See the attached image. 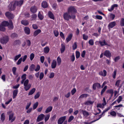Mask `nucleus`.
<instances>
[{"mask_svg":"<svg viewBox=\"0 0 124 124\" xmlns=\"http://www.w3.org/2000/svg\"><path fill=\"white\" fill-rule=\"evenodd\" d=\"M23 2V0H21L19 1H15L14 3H10L9 6V9L11 10H14L16 6H21Z\"/></svg>","mask_w":124,"mask_h":124,"instance_id":"1","label":"nucleus"},{"mask_svg":"<svg viewBox=\"0 0 124 124\" xmlns=\"http://www.w3.org/2000/svg\"><path fill=\"white\" fill-rule=\"evenodd\" d=\"M1 24L5 27L8 26L10 29H12L13 28V23L11 20H9V22L4 21L2 22Z\"/></svg>","mask_w":124,"mask_h":124,"instance_id":"2","label":"nucleus"},{"mask_svg":"<svg viewBox=\"0 0 124 124\" xmlns=\"http://www.w3.org/2000/svg\"><path fill=\"white\" fill-rule=\"evenodd\" d=\"M63 16L64 18L67 20H69L71 19H74L75 17V15L71 14L70 13H69L68 12L64 14Z\"/></svg>","mask_w":124,"mask_h":124,"instance_id":"3","label":"nucleus"},{"mask_svg":"<svg viewBox=\"0 0 124 124\" xmlns=\"http://www.w3.org/2000/svg\"><path fill=\"white\" fill-rule=\"evenodd\" d=\"M29 80L28 79H26L23 83L24 86V88L26 91L29 90L31 86L30 84H29Z\"/></svg>","mask_w":124,"mask_h":124,"instance_id":"4","label":"nucleus"},{"mask_svg":"<svg viewBox=\"0 0 124 124\" xmlns=\"http://www.w3.org/2000/svg\"><path fill=\"white\" fill-rule=\"evenodd\" d=\"M9 39V38L8 36H5L1 39L0 41L2 44H5L8 42Z\"/></svg>","mask_w":124,"mask_h":124,"instance_id":"5","label":"nucleus"},{"mask_svg":"<svg viewBox=\"0 0 124 124\" xmlns=\"http://www.w3.org/2000/svg\"><path fill=\"white\" fill-rule=\"evenodd\" d=\"M8 114L9 115V120L11 122H13L15 119V117L14 116V113L11 111H10L8 112Z\"/></svg>","mask_w":124,"mask_h":124,"instance_id":"6","label":"nucleus"},{"mask_svg":"<svg viewBox=\"0 0 124 124\" xmlns=\"http://www.w3.org/2000/svg\"><path fill=\"white\" fill-rule=\"evenodd\" d=\"M77 11L74 6H70L69 7L68 12L69 13H70L71 14L74 15L73 14L77 12Z\"/></svg>","mask_w":124,"mask_h":124,"instance_id":"7","label":"nucleus"},{"mask_svg":"<svg viewBox=\"0 0 124 124\" xmlns=\"http://www.w3.org/2000/svg\"><path fill=\"white\" fill-rule=\"evenodd\" d=\"M110 107H108V108H106V109L103 112H102V114H101V115H100V116H99V118L98 119H97V120H94L93 121H92L90 123H86V122H85L84 123H85V124H90L93 123V122H95V121H96L97 120H98L100 118H101L102 116V115L104 114V113L105 112H106L108 110L110 109Z\"/></svg>","mask_w":124,"mask_h":124,"instance_id":"8","label":"nucleus"},{"mask_svg":"<svg viewBox=\"0 0 124 124\" xmlns=\"http://www.w3.org/2000/svg\"><path fill=\"white\" fill-rule=\"evenodd\" d=\"M121 80H117L116 83L115 85L117 87H119L118 90L121 87L123 83H121Z\"/></svg>","mask_w":124,"mask_h":124,"instance_id":"9","label":"nucleus"},{"mask_svg":"<svg viewBox=\"0 0 124 124\" xmlns=\"http://www.w3.org/2000/svg\"><path fill=\"white\" fill-rule=\"evenodd\" d=\"M97 43H99L100 44V45L101 46L106 45H108V46H109L107 44V43L105 40H103L102 41H97L95 42V44H96Z\"/></svg>","mask_w":124,"mask_h":124,"instance_id":"10","label":"nucleus"},{"mask_svg":"<svg viewBox=\"0 0 124 124\" xmlns=\"http://www.w3.org/2000/svg\"><path fill=\"white\" fill-rule=\"evenodd\" d=\"M66 118L65 116L62 117L60 118L58 121V124H62L65 120Z\"/></svg>","mask_w":124,"mask_h":124,"instance_id":"11","label":"nucleus"},{"mask_svg":"<svg viewBox=\"0 0 124 124\" xmlns=\"http://www.w3.org/2000/svg\"><path fill=\"white\" fill-rule=\"evenodd\" d=\"M104 55L106 57L109 58L111 56V53L108 50H106L104 52Z\"/></svg>","mask_w":124,"mask_h":124,"instance_id":"12","label":"nucleus"},{"mask_svg":"<svg viewBox=\"0 0 124 124\" xmlns=\"http://www.w3.org/2000/svg\"><path fill=\"white\" fill-rule=\"evenodd\" d=\"M44 115L43 114H41L39 115L37 117V121L39 122L42 120L44 119Z\"/></svg>","mask_w":124,"mask_h":124,"instance_id":"13","label":"nucleus"},{"mask_svg":"<svg viewBox=\"0 0 124 124\" xmlns=\"http://www.w3.org/2000/svg\"><path fill=\"white\" fill-rule=\"evenodd\" d=\"M6 16L9 18L12 19L14 17V16L13 14L9 12H7L5 13Z\"/></svg>","mask_w":124,"mask_h":124,"instance_id":"14","label":"nucleus"},{"mask_svg":"<svg viewBox=\"0 0 124 124\" xmlns=\"http://www.w3.org/2000/svg\"><path fill=\"white\" fill-rule=\"evenodd\" d=\"M37 10V8L35 6L32 7L30 8L31 11L32 13H36Z\"/></svg>","mask_w":124,"mask_h":124,"instance_id":"15","label":"nucleus"},{"mask_svg":"<svg viewBox=\"0 0 124 124\" xmlns=\"http://www.w3.org/2000/svg\"><path fill=\"white\" fill-rule=\"evenodd\" d=\"M94 101H85L84 104V105L86 106H88L93 104Z\"/></svg>","mask_w":124,"mask_h":124,"instance_id":"16","label":"nucleus"},{"mask_svg":"<svg viewBox=\"0 0 124 124\" xmlns=\"http://www.w3.org/2000/svg\"><path fill=\"white\" fill-rule=\"evenodd\" d=\"M123 107V105L121 104H120L114 106V108L115 109H117L118 110L120 109L121 108H122Z\"/></svg>","mask_w":124,"mask_h":124,"instance_id":"17","label":"nucleus"},{"mask_svg":"<svg viewBox=\"0 0 124 124\" xmlns=\"http://www.w3.org/2000/svg\"><path fill=\"white\" fill-rule=\"evenodd\" d=\"M26 74H24L21 77L22 80L21 82L22 84H23V83H24V81H25V80L26 79Z\"/></svg>","mask_w":124,"mask_h":124,"instance_id":"18","label":"nucleus"},{"mask_svg":"<svg viewBox=\"0 0 124 124\" xmlns=\"http://www.w3.org/2000/svg\"><path fill=\"white\" fill-rule=\"evenodd\" d=\"M88 96L87 94H84L81 95L79 97L78 99L81 100L83 98H86Z\"/></svg>","mask_w":124,"mask_h":124,"instance_id":"19","label":"nucleus"},{"mask_svg":"<svg viewBox=\"0 0 124 124\" xmlns=\"http://www.w3.org/2000/svg\"><path fill=\"white\" fill-rule=\"evenodd\" d=\"M36 90L35 88H33L29 91L28 93V95L30 96L32 95L35 92Z\"/></svg>","mask_w":124,"mask_h":124,"instance_id":"20","label":"nucleus"},{"mask_svg":"<svg viewBox=\"0 0 124 124\" xmlns=\"http://www.w3.org/2000/svg\"><path fill=\"white\" fill-rule=\"evenodd\" d=\"M53 107L51 106H50L46 108L45 111V113H47L51 111Z\"/></svg>","mask_w":124,"mask_h":124,"instance_id":"21","label":"nucleus"},{"mask_svg":"<svg viewBox=\"0 0 124 124\" xmlns=\"http://www.w3.org/2000/svg\"><path fill=\"white\" fill-rule=\"evenodd\" d=\"M72 36V34H70L67 37L66 39L67 42H68L71 39Z\"/></svg>","mask_w":124,"mask_h":124,"instance_id":"22","label":"nucleus"},{"mask_svg":"<svg viewBox=\"0 0 124 124\" xmlns=\"http://www.w3.org/2000/svg\"><path fill=\"white\" fill-rule=\"evenodd\" d=\"M81 111L83 113L84 116L85 117H86L89 115V113L87 112L85 110H82Z\"/></svg>","mask_w":124,"mask_h":124,"instance_id":"23","label":"nucleus"},{"mask_svg":"<svg viewBox=\"0 0 124 124\" xmlns=\"http://www.w3.org/2000/svg\"><path fill=\"white\" fill-rule=\"evenodd\" d=\"M56 62L55 60H53L51 64V67L53 69L55 68L56 66Z\"/></svg>","mask_w":124,"mask_h":124,"instance_id":"24","label":"nucleus"},{"mask_svg":"<svg viewBox=\"0 0 124 124\" xmlns=\"http://www.w3.org/2000/svg\"><path fill=\"white\" fill-rule=\"evenodd\" d=\"M24 31L25 33L27 34H29L30 32V30L28 27H26L24 28Z\"/></svg>","mask_w":124,"mask_h":124,"instance_id":"25","label":"nucleus"},{"mask_svg":"<svg viewBox=\"0 0 124 124\" xmlns=\"http://www.w3.org/2000/svg\"><path fill=\"white\" fill-rule=\"evenodd\" d=\"M116 23L115 22H113L110 23L108 25L109 28H112L115 25Z\"/></svg>","mask_w":124,"mask_h":124,"instance_id":"26","label":"nucleus"},{"mask_svg":"<svg viewBox=\"0 0 124 124\" xmlns=\"http://www.w3.org/2000/svg\"><path fill=\"white\" fill-rule=\"evenodd\" d=\"M107 72L105 70H104L103 71H101L99 73L100 75L103 77L105 76L106 75Z\"/></svg>","mask_w":124,"mask_h":124,"instance_id":"27","label":"nucleus"},{"mask_svg":"<svg viewBox=\"0 0 124 124\" xmlns=\"http://www.w3.org/2000/svg\"><path fill=\"white\" fill-rule=\"evenodd\" d=\"M118 7V5L117 4H114L111 6V8L110 9H108V10L110 11H113L114 8L117 7Z\"/></svg>","mask_w":124,"mask_h":124,"instance_id":"28","label":"nucleus"},{"mask_svg":"<svg viewBox=\"0 0 124 124\" xmlns=\"http://www.w3.org/2000/svg\"><path fill=\"white\" fill-rule=\"evenodd\" d=\"M42 6L44 8H46L48 6L47 3L45 1L43 2L41 4Z\"/></svg>","mask_w":124,"mask_h":124,"instance_id":"29","label":"nucleus"},{"mask_svg":"<svg viewBox=\"0 0 124 124\" xmlns=\"http://www.w3.org/2000/svg\"><path fill=\"white\" fill-rule=\"evenodd\" d=\"M48 16L50 18L53 19H54V16L51 12L49 11L48 13Z\"/></svg>","mask_w":124,"mask_h":124,"instance_id":"30","label":"nucleus"},{"mask_svg":"<svg viewBox=\"0 0 124 124\" xmlns=\"http://www.w3.org/2000/svg\"><path fill=\"white\" fill-rule=\"evenodd\" d=\"M57 61L58 65H60L61 64L62 62V60L61 58L59 57L58 56L57 59Z\"/></svg>","mask_w":124,"mask_h":124,"instance_id":"31","label":"nucleus"},{"mask_svg":"<svg viewBox=\"0 0 124 124\" xmlns=\"http://www.w3.org/2000/svg\"><path fill=\"white\" fill-rule=\"evenodd\" d=\"M21 23L24 25L27 26L29 24L28 21L27 20H22L21 21Z\"/></svg>","mask_w":124,"mask_h":124,"instance_id":"32","label":"nucleus"},{"mask_svg":"<svg viewBox=\"0 0 124 124\" xmlns=\"http://www.w3.org/2000/svg\"><path fill=\"white\" fill-rule=\"evenodd\" d=\"M41 30L40 29H38L35 31L34 33V36H36L41 32Z\"/></svg>","mask_w":124,"mask_h":124,"instance_id":"33","label":"nucleus"},{"mask_svg":"<svg viewBox=\"0 0 124 124\" xmlns=\"http://www.w3.org/2000/svg\"><path fill=\"white\" fill-rule=\"evenodd\" d=\"M50 50L48 46H46L44 48V52L45 53L47 54L48 53Z\"/></svg>","mask_w":124,"mask_h":124,"instance_id":"34","label":"nucleus"},{"mask_svg":"<svg viewBox=\"0 0 124 124\" xmlns=\"http://www.w3.org/2000/svg\"><path fill=\"white\" fill-rule=\"evenodd\" d=\"M18 92V90H14L13 93V98L14 99L16 98Z\"/></svg>","mask_w":124,"mask_h":124,"instance_id":"35","label":"nucleus"},{"mask_svg":"<svg viewBox=\"0 0 124 124\" xmlns=\"http://www.w3.org/2000/svg\"><path fill=\"white\" fill-rule=\"evenodd\" d=\"M110 114L113 116L115 117L116 116V113L114 111H112L110 112Z\"/></svg>","mask_w":124,"mask_h":124,"instance_id":"36","label":"nucleus"},{"mask_svg":"<svg viewBox=\"0 0 124 124\" xmlns=\"http://www.w3.org/2000/svg\"><path fill=\"white\" fill-rule=\"evenodd\" d=\"M5 30V27L1 24H0V30L4 31Z\"/></svg>","mask_w":124,"mask_h":124,"instance_id":"37","label":"nucleus"},{"mask_svg":"<svg viewBox=\"0 0 124 124\" xmlns=\"http://www.w3.org/2000/svg\"><path fill=\"white\" fill-rule=\"evenodd\" d=\"M65 49V46L64 45L62 44V47L61 49V53H63Z\"/></svg>","mask_w":124,"mask_h":124,"instance_id":"38","label":"nucleus"},{"mask_svg":"<svg viewBox=\"0 0 124 124\" xmlns=\"http://www.w3.org/2000/svg\"><path fill=\"white\" fill-rule=\"evenodd\" d=\"M122 97L121 96H120L118 97L117 99L116 100L118 103H119L122 101Z\"/></svg>","mask_w":124,"mask_h":124,"instance_id":"39","label":"nucleus"},{"mask_svg":"<svg viewBox=\"0 0 124 124\" xmlns=\"http://www.w3.org/2000/svg\"><path fill=\"white\" fill-rule=\"evenodd\" d=\"M38 16L39 18L41 20H42L43 18V16L40 14V12L39 13Z\"/></svg>","mask_w":124,"mask_h":124,"instance_id":"40","label":"nucleus"},{"mask_svg":"<svg viewBox=\"0 0 124 124\" xmlns=\"http://www.w3.org/2000/svg\"><path fill=\"white\" fill-rule=\"evenodd\" d=\"M40 95V93L39 92H37L36 94L35 95L34 98L35 99H36L38 98L39 97Z\"/></svg>","mask_w":124,"mask_h":124,"instance_id":"41","label":"nucleus"},{"mask_svg":"<svg viewBox=\"0 0 124 124\" xmlns=\"http://www.w3.org/2000/svg\"><path fill=\"white\" fill-rule=\"evenodd\" d=\"M38 102H36L34 103L33 106V109H35L38 107Z\"/></svg>","mask_w":124,"mask_h":124,"instance_id":"42","label":"nucleus"},{"mask_svg":"<svg viewBox=\"0 0 124 124\" xmlns=\"http://www.w3.org/2000/svg\"><path fill=\"white\" fill-rule=\"evenodd\" d=\"M74 118V116H70L68 119V122H70L71 121L73 120Z\"/></svg>","mask_w":124,"mask_h":124,"instance_id":"43","label":"nucleus"},{"mask_svg":"<svg viewBox=\"0 0 124 124\" xmlns=\"http://www.w3.org/2000/svg\"><path fill=\"white\" fill-rule=\"evenodd\" d=\"M115 15H114L111 14H110L109 16V17L112 20H113L115 17Z\"/></svg>","mask_w":124,"mask_h":124,"instance_id":"44","label":"nucleus"},{"mask_svg":"<svg viewBox=\"0 0 124 124\" xmlns=\"http://www.w3.org/2000/svg\"><path fill=\"white\" fill-rule=\"evenodd\" d=\"M21 56V55L20 54H19L18 55L16 56L14 59L15 61H17Z\"/></svg>","mask_w":124,"mask_h":124,"instance_id":"45","label":"nucleus"},{"mask_svg":"<svg viewBox=\"0 0 124 124\" xmlns=\"http://www.w3.org/2000/svg\"><path fill=\"white\" fill-rule=\"evenodd\" d=\"M44 76V74L43 73L41 72L40 73L39 78L40 80H41L43 78Z\"/></svg>","mask_w":124,"mask_h":124,"instance_id":"46","label":"nucleus"},{"mask_svg":"<svg viewBox=\"0 0 124 124\" xmlns=\"http://www.w3.org/2000/svg\"><path fill=\"white\" fill-rule=\"evenodd\" d=\"M50 116V115H49L48 114L46 115V116L45 117L44 119L45 121V122H46L49 119Z\"/></svg>","mask_w":124,"mask_h":124,"instance_id":"47","label":"nucleus"},{"mask_svg":"<svg viewBox=\"0 0 124 124\" xmlns=\"http://www.w3.org/2000/svg\"><path fill=\"white\" fill-rule=\"evenodd\" d=\"M104 106L102 104H97V107L98 108L99 107L101 108H104Z\"/></svg>","mask_w":124,"mask_h":124,"instance_id":"48","label":"nucleus"},{"mask_svg":"<svg viewBox=\"0 0 124 124\" xmlns=\"http://www.w3.org/2000/svg\"><path fill=\"white\" fill-rule=\"evenodd\" d=\"M54 76V73L53 72H51L49 76V77L50 78H53Z\"/></svg>","mask_w":124,"mask_h":124,"instance_id":"49","label":"nucleus"},{"mask_svg":"<svg viewBox=\"0 0 124 124\" xmlns=\"http://www.w3.org/2000/svg\"><path fill=\"white\" fill-rule=\"evenodd\" d=\"M37 17V15L35 14L33 15L32 16L31 20H35Z\"/></svg>","mask_w":124,"mask_h":124,"instance_id":"50","label":"nucleus"},{"mask_svg":"<svg viewBox=\"0 0 124 124\" xmlns=\"http://www.w3.org/2000/svg\"><path fill=\"white\" fill-rule=\"evenodd\" d=\"M22 61V58H20L18 60L16 64L17 65H19L20 64Z\"/></svg>","mask_w":124,"mask_h":124,"instance_id":"51","label":"nucleus"},{"mask_svg":"<svg viewBox=\"0 0 124 124\" xmlns=\"http://www.w3.org/2000/svg\"><path fill=\"white\" fill-rule=\"evenodd\" d=\"M40 66L39 65H37L36 69H35V70L37 72L40 70Z\"/></svg>","mask_w":124,"mask_h":124,"instance_id":"52","label":"nucleus"},{"mask_svg":"<svg viewBox=\"0 0 124 124\" xmlns=\"http://www.w3.org/2000/svg\"><path fill=\"white\" fill-rule=\"evenodd\" d=\"M80 56V53L78 51L76 52V57L77 58H78Z\"/></svg>","mask_w":124,"mask_h":124,"instance_id":"53","label":"nucleus"},{"mask_svg":"<svg viewBox=\"0 0 124 124\" xmlns=\"http://www.w3.org/2000/svg\"><path fill=\"white\" fill-rule=\"evenodd\" d=\"M116 72L117 70H115L113 74L112 75L113 77L114 78H116Z\"/></svg>","mask_w":124,"mask_h":124,"instance_id":"54","label":"nucleus"},{"mask_svg":"<svg viewBox=\"0 0 124 124\" xmlns=\"http://www.w3.org/2000/svg\"><path fill=\"white\" fill-rule=\"evenodd\" d=\"M1 120L3 121H4L5 118V115L4 113H2L1 116Z\"/></svg>","mask_w":124,"mask_h":124,"instance_id":"55","label":"nucleus"},{"mask_svg":"<svg viewBox=\"0 0 124 124\" xmlns=\"http://www.w3.org/2000/svg\"><path fill=\"white\" fill-rule=\"evenodd\" d=\"M16 68L15 67H14L12 69V71L13 72V74L15 75L16 74Z\"/></svg>","mask_w":124,"mask_h":124,"instance_id":"56","label":"nucleus"},{"mask_svg":"<svg viewBox=\"0 0 124 124\" xmlns=\"http://www.w3.org/2000/svg\"><path fill=\"white\" fill-rule=\"evenodd\" d=\"M54 33L55 36L57 37L58 36L59 33L58 31L54 30Z\"/></svg>","mask_w":124,"mask_h":124,"instance_id":"57","label":"nucleus"},{"mask_svg":"<svg viewBox=\"0 0 124 124\" xmlns=\"http://www.w3.org/2000/svg\"><path fill=\"white\" fill-rule=\"evenodd\" d=\"M107 88V86H105L103 88L101 92V94L102 95Z\"/></svg>","mask_w":124,"mask_h":124,"instance_id":"58","label":"nucleus"},{"mask_svg":"<svg viewBox=\"0 0 124 124\" xmlns=\"http://www.w3.org/2000/svg\"><path fill=\"white\" fill-rule=\"evenodd\" d=\"M89 43L91 45H93L94 44V42L93 40L91 39L89 41Z\"/></svg>","mask_w":124,"mask_h":124,"instance_id":"59","label":"nucleus"},{"mask_svg":"<svg viewBox=\"0 0 124 124\" xmlns=\"http://www.w3.org/2000/svg\"><path fill=\"white\" fill-rule=\"evenodd\" d=\"M83 39L85 40H87L88 38V36L85 34L83 35Z\"/></svg>","mask_w":124,"mask_h":124,"instance_id":"60","label":"nucleus"},{"mask_svg":"<svg viewBox=\"0 0 124 124\" xmlns=\"http://www.w3.org/2000/svg\"><path fill=\"white\" fill-rule=\"evenodd\" d=\"M45 59V57L44 56H42L40 57V60L42 63L44 62Z\"/></svg>","mask_w":124,"mask_h":124,"instance_id":"61","label":"nucleus"},{"mask_svg":"<svg viewBox=\"0 0 124 124\" xmlns=\"http://www.w3.org/2000/svg\"><path fill=\"white\" fill-rule=\"evenodd\" d=\"M34 54L33 53H31V54L30 55V59L31 61H32L33 58H34Z\"/></svg>","mask_w":124,"mask_h":124,"instance_id":"62","label":"nucleus"},{"mask_svg":"<svg viewBox=\"0 0 124 124\" xmlns=\"http://www.w3.org/2000/svg\"><path fill=\"white\" fill-rule=\"evenodd\" d=\"M35 67V65L33 64H32L30 66V69L31 71H33Z\"/></svg>","mask_w":124,"mask_h":124,"instance_id":"63","label":"nucleus"},{"mask_svg":"<svg viewBox=\"0 0 124 124\" xmlns=\"http://www.w3.org/2000/svg\"><path fill=\"white\" fill-rule=\"evenodd\" d=\"M121 26H124V19L122 18L121 21Z\"/></svg>","mask_w":124,"mask_h":124,"instance_id":"64","label":"nucleus"}]
</instances>
